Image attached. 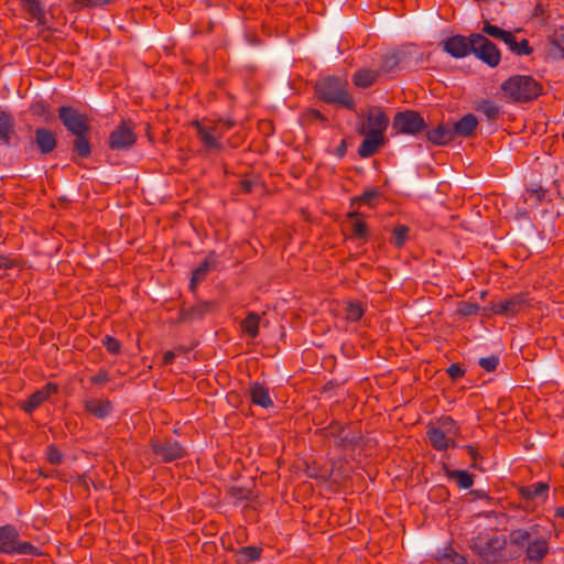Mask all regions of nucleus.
Masks as SVG:
<instances>
[{
	"mask_svg": "<svg viewBox=\"0 0 564 564\" xmlns=\"http://www.w3.org/2000/svg\"><path fill=\"white\" fill-rule=\"evenodd\" d=\"M316 96L327 104L339 105L354 110L356 105L348 93V82L337 76H326L317 80L315 86Z\"/></svg>",
	"mask_w": 564,
	"mask_h": 564,
	"instance_id": "f257e3e1",
	"label": "nucleus"
},
{
	"mask_svg": "<svg viewBox=\"0 0 564 564\" xmlns=\"http://www.w3.org/2000/svg\"><path fill=\"white\" fill-rule=\"evenodd\" d=\"M236 122L231 119L218 121H194L193 126L197 130V138L208 150L220 151L223 145L220 139L225 132L231 129Z\"/></svg>",
	"mask_w": 564,
	"mask_h": 564,
	"instance_id": "f03ea898",
	"label": "nucleus"
},
{
	"mask_svg": "<svg viewBox=\"0 0 564 564\" xmlns=\"http://www.w3.org/2000/svg\"><path fill=\"white\" fill-rule=\"evenodd\" d=\"M0 554L39 556L41 552L32 543L21 541L12 524H4L0 527Z\"/></svg>",
	"mask_w": 564,
	"mask_h": 564,
	"instance_id": "7ed1b4c3",
	"label": "nucleus"
},
{
	"mask_svg": "<svg viewBox=\"0 0 564 564\" xmlns=\"http://www.w3.org/2000/svg\"><path fill=\"white\" fill-rule=\"evenodd\" d=\"M505 545V536L495 533L488 539L480 535L477 536L471 544V549L479 554L487 564H499L506 560V555L503 554Z\"/></svg>",
	"mask_w": 564,
	"mask_h": 564,
	"instance_id": "20e7f679",
	"label": "nucleus"
},
{
	"mask_svg": "<svg viewBox=\"0 0 564 564\" xmlns=\"http://www.w3.org/2000/svg\"><path fill=\"white\" fill-rule=\"evenodd\" d=\"M324 431L325 436L332 438L341 449H355L362 441L361 431L352 425L332 423Z\"/></svg>",
	"mask_w": 564,
	"mask_h": 564,
	"instance_id": "39448f33",
	"label": "nucleus"
},
{
	"mask_svg": "<svg viewBox=\"0 0 564 564\" xmlns=\"http://www.w3.org/2000/svg\"><path fill=\"white\" fill-rule=\"evenodd\" d=\"M471 53L490 67L498 66L501 59L497 45L479 33H473Z\"/></svg>",
	"mask_w": 564,
	"mask_h": 564,
	"instance_id": "423d86ee",
	"label": "nucleus"
},
{
	"mask_svg": "<svg viewBox=\"0 0 564 564\" xmlns=\"http://www.w3.org/2000/svg\"><path fill=\"white\" fill-rule=\"evenodd\" d=\"M503 97L514 104L529 101V76L514 75L501 84Z\"/></svg>",
	"mask_w": 564,
	"mask_h": 564,
	"instance_id": "0eeeda50",
	"label": "nucleus"
},
{
	"mask_svg": "<svg viewBox=\"0 0 564 564\" xmlns=\"http://www.w3.org/2000/svg\"><path fill=\"white\" fill-rule=\"evenodd\" d=\"M58 118L70 134L90 132L88 117L72 106H61L58 108Z\"/></svg>",
	"mask_w": 564,
	"mask_h": 564,
	"instance_id": "6e6552de",
	"label": "nucleus"
},
{
	"mask_svg": "<svg viewBox=\"0 0 564 564\" xmlns=\"http://www.w3.org/2000/svg\"><path fill=\"white\" fill-rule=\"evenodd\" d=\"M425 127L422 116L413 110L398 112L393 118V129L399 133L417 134Z\"/></svg>",
	"mask_w": 564,
	"mask_h": 564,
	"instance_id": "1a4fd4ad",
	"label": "nucleus"
},
{
	"mask_svg": "<svg viewBox=\"0 0 564 564\" xmlns=\"http://www.w3.org/2000/svg\"><path fill=\"white\" fill-rule=\"evenodd\" d=\"M137 140L134 126L131 121L123 120L109 135L108 145L111 150L130 149Z\"/></svg>",
	"mask_w": 564,
	"mask_h": 564,
	"instance_id": "9d476101",
	"label": "nucleus"
},
{
	"mask_svg": "<svg viewBox=\"0 0 564 564\" xmlns=\"http://www.w3.org/2000/svg\"><path fill=\"white\" fill-rule=\"evenodd\" d=\"M20 137L15 130L13 115L0 109V147L14 148L18 147Z\"/></svg>",
	"mask_w": 564,
	"mask_h": 564,
	"instance_id": "9b49d317",
	"label": "nucleus"
},
{
	"mask_svg": "<svg viewBox=\"0 0 564 564\" xmlns=\"http://www.w3.org/2000/svg\"><path fill=\"white\" fill-rule=\"evenodd\" d=\"M151 447L156 457L164 463H170L182 458L185 452L181 444L176 441H152Z\"/></svg>",
	"mask_w": 564,
	"mask_h": 564,
	"instance_id": "f8f14e48",
	"label": "nucleus"
},
{
	"mask_svg": "<svg viewBox=\"0 0 564 564\" xmlns=\"http://www.w3.org/2000/svg\"><path fill=\"white\" fill-rule=\"evenodd\" d=\"M444 52L455 58H462L471 53L473 34L469 36L453 35L442 43Z\"/></svg>",
	"mask_w": 564,
	"mask_h": 564,
	"instance_id": "ddd939ff",
	"label": "nucleus"
},
{
	"mask_svg": "<svg viewBox=\"0 0 564 564\" xmlns=\"http://www.w3.org/2000/svg\"><path fill=\"white\" fill-rule=\"evenodd\" d=\"M33 144L42 155L51 154L57 147L56 133L48 128H36Z\"/></svg>",
	"mask_w": 564,
	"mask_h": 564,
	"instance_id": "4468645a",
	"label": "nucleus"
},
{
	"mask_svg": "<svg viewBox=\"0 0 564 564\" xmlns=\"http://www.w3.org/2000/svg\"><path fill=\"white\" fill-rule=\"evenodd\" d=\"M57 392V386L54 383H47L41 390L32 393L29 399L23 403L22 409L26 413L33 412L37 409L45 400L48 399L50 395Z\"/></svg>",
	"mask_w": 564,
	"mask_h": 564,
	"instance_id": "2eb2a0df",
	"label": "nucleus"
},
{
	"mask_svg": "<svg viewBox=\"0 0 564 564\" xmlns=\"http://www.w3.org/2000/svg\"><path fill=\"white\" fill-rule=\"evenodd\" d=\"M389 118L380 109H371L367 117V128L369 133L383 137V132L388 128Z\"/></svg>",
	"mask_w": 564,
	"mask_h": 564,
	"instance_id": "dca6fc26",
	"label": "nucleus"
},
{
	"mask_svg": "<svg viewBox=\"0 0 564 564\" xmlns=\"http://www.w3.org/2000/svg\"><path fill=\"white\" fill-rule=\"evenodd\" d=\"M452 128L451 123L438 124L436 128L427 131V140L436 145H446L455 139Z\"/></svg>",
	"mask_w": 564,
	"mask_h": 564,
	"instance_id": "f3484780",
	"label": "nucleus"
},
{
	"mask_svg": "<svg viewBox=\"0 0 564 564\" xmlns=\"http://www.w3.org/2000/svg\"><path fill=\"white\" fill-rule=\"evenodd\" d=\"M527 301L523 295L514 296L511 300L494 304L491 311L495 314H518L525 311Z\"/></svg>",
	"mask_w": 564,
	"mask_h": 564,
	"instance_id": "a211bd4d",
	"label": "nucleus"
},
{
	"mask_svg": "<svg viewBox=\"0 0 564 564\" xmlns=\"http://www.w3.org/2000/svg\"><path fill=\"white\" fill-rule=\"evenodd\" d=\"M215 253L208 254L204 261L193 271L189 288L192 291L195 290L198 283L204 281L210 270L216 267Z\"/></svg>",
	"mask_w": 564,
	"mask_h": 564,
	"instance_id": "6ab92c4d",
	"label": "nucleus"
},
{
	"mask_svg": "<svg viewBox=\"0 0 564 564\" xmlns=\"http://www.w3.org/2000/svg\"><path fill=\"white\" fill-rule=\"evenodd\" d=\"M478 121L476 116L473 113H467L462 117V119L455 123H453L452 130L454 131L456 137H471L477 128Z\"/></svg>",
	"mask_w": 564,
	"mask_h": 564,
	"instance_id": "aec40b11",
	"label": "nucleus"
},
{
	"mask_svg": "<svg viewBox=\"0 0 564 564\" xmlns=\"http://www.w3.org/2000/svg\"><path fill=\"white\" fill-rule=\"evenodd\" d=\"M550 0H536L533 11L531 12V19H535L539 26L545 32L551 31L550 25Z\"/></svg>",
	"mask_w": 564,
	"mask_h": 564,
	"instance_id": "412c9836",
	"label": "nucleus"
},
{
	"mask_svg": "<svg viewBox=\"0 0 564 564\" xmlns=\"http://www.w3.org/2000/svg\"><path fill=\"white\" fill-rule=\"evenodd\" d=\"M212 304L209 302H199L191 307H182L178 322H193L200 319L209 312Z\"/></svg>",
	"mask_w": 564,
	"mask_h": 564,
	"instance_id": "4be33fe9",
	"label": "nucleus"
},
{
	"mask_svg": "<svg viewBox=\"0 0 564 564\" xmlns=\"http://www.w3.org/2000/svg\"><path fill=\"white\" fill-rule=\"evenodd\" d=\"M360 133H364L361 130ZM384 137H379L369 132H365V139L362 140L359 149L358 154L361 158H370L372 156L379 147L383 144Z\"/></svg>",
	"mask_w": 564,
	"mask_h": 564,
	"instance_id": "5701e85b",
	"label": "nucleus"
},
{
	"mask_svg": "<svg viewBox=\"0 0 564 564\" xmlns=\"http://www.w3.org/2000/svg\"><path fill=\"white\" fill-rule=\"evenodd\" d=\"M427 436L432 446L437 451L455 446V442L447 436V433L442 427L429 429Z\"/></svg>",
	"mask_w": 564,
	"mask_h": 564,
	"instance_id": "b1692460",
	"label": "nucleus"
},
{
	"mask_svg": "<svg viewBox=\"0 0 564 564\" xmlns=\"http://www.w3.org/2000/svg\"><path fill=\"white\" fill-rule=\"evenodd\" d=\"M249 394L253 404L261 408H270L273 402L269 395V390L259 382H252L249 388Z\"/></svg>",
	"mask_w": 564,
	"mask_h": 564,
	"instance_id": "393cba45",
	"label": "nucleus"
},
{
	"mask_svg": "<svg viewBox=\"0 0 564 564\" xmlns=\"http://www.w3.org/2000/svg\"><path fill=\"white\" fill-rule=\"evenodd\" d=\"M23 10L34 19L39 25L46 23L43 0H21Z\"/></svg>",
	"mask_w": 564,
	"mask_h": 564,
	"instance_id": "a878e982",
	"label": "nucleus"
},
{
	"mask_svg": "<svg viewBox=\"0 0 564 564\" xmlns=\"http://www.w3.org/2000/svg\"><path fill=\"white\" fill-rule=\"evenodd\" d=\"M85 409L89 414L105 419L111 413L112 405L109 400L89 399L85 401Z\"/></svg>",
	"mask_w": 564,
	"mask_h": 564,
	"instance_id": "bb28decb",
	"label": "nucleus"
},
{
	"mask_svg": "<svg viewBox=\"0 0 564 564\" xmlns=\"http://www.w3.org/2000/svg\"><path fill=\"white\" fill-rule=\"evenodd\" d=\"M90 132H78L73 135V152H75L79 158L86 159L91 154V147L89 141Z\"/></svg>",
	"mask_w": 564,
	"mask_h": 564,
	"instance_id": "cd10ccee",
	"label": "nucleus"
},
{
	"mask_svg": "<svg viewBox=\"0 0 564 564\" xmlns=\"http://www.w3.org/2000/svg\"><path fill=\"white\" fill-rule=\"evenodd\" d=\"M402 58L403 53H401L400 51H393L386 54L382 57L380 68L378 69L379 75L393 73L402 62Z\"/></svg>",
	"mask_w": 564,
	"mask_h": 564,
	"instance_id": "c85d7f7f",
	"label": "nucleus"
},
{
	"mask_svg": "<svg viewBox=\"0 0 564 564\" xmlns=\"http://www.w3.org/2000/svg\"><path fill=\"white\" fill-rule=\"evenodd\" d=\"M378 76V70L362 68L355 73L352 82L359 88H367L376 83Z\"/></svg>",
	"mask_w": 564,
	"mask_h": 564,
	"instance_id": "c756f323",
	"label": "nucleus"
},
{
	"mask_svg": "<svg viewBox=\"0 0 564 564\" xmlns=\"http://www.w3.org/2000/svg\"><path fill=\"white\" fill-rule=\"evenodd\" d=\"M476 110L481 112L489 121H496L500 116V107L496 101L490 99H484L479 101Z\"/></svg>",
	"mask_w": 564,
	"mask_h": 564,
	"instance_id": "7c9ffc66",
	"label": "nucleus"
},
{
	"mask_svg": "<svg viewBox=\"0 0 564 564\" xmlns=\"http://www.w3.org/2000/svg\"><path fill=\"white\" fill-rule=\"evenodd\" d=\"M501 41L505 42L509 48L517 54H529V41L525 39L518 43L516 36L511 32L507 31L506 35L501 37Z\"/></svg>",
	"mask_w": 564,
	"mask_h": 564,
	"instance_id": "2f4dec72",
	"label": "nucleus"
},
{
	"mask_svg": "<svg viewBox=\"0 0 564 564\" xmlns=\"http://www.w3.org/2000/svg\"><path fill=\"white\" fill-rule=\"evenodd\" d=\"M260 315L257 313H249L241 323L242 330L250 336L256 338L259 334Z\"/></svg>",
	"mask_w": 564,
	"mask_h": 564,
	"instance_id": "473e14b6",
	"label": "nucleus"
},
{
	"mask_svg": "<svg viewBox=\"0 0 564 564\" xmlns=\"http://www.w3.org/2000/svg\"><path fill=\"white\" fill-rule=\"evenodd\" d=\"M447 475L451 479H454L462 489H469L474 484L473 476L466 470H451Z\"/></svg>",
	"mask_w": 564,
	"mask_h": 564,
	"instance_id": "72a5a7b5",
	"label": "nucleus"
},
{
	"mask_svg": "<svg viewBox=\"0 0 564 564\" xmlns=\"http://www.w3.org/2000/svg\"><path fill=\"white\" fill-rule=\"evenodd\" d=\"M549 481L541 480L535 484H531V500H541L542 502L546 501L549 497Z\"/></svg>",
	"mask_w": 564,
	"mask_h": 564,
	"instance_id": "f704fd0d",
	"label": "nucleus"
},
{
	"mask_svg": "<svg viewBox=\"0 0 564 564\" xmlns=\"http://www.w3.org/2000/svg\"><path fill=\"white\" fill-rule=\"evenodd\" d=\"M549 551L547 543L542 541L531 542V562H539Z\"/></svg>",
	"mask_w": 564,
	"mask_h": 564,
	"instance_id": "c9c22d12",
	"label": "nucleus"
},
{
	"mask_svg": "<svg viewBox=\"0 0 564 564\" xmlns=\"http://www.w3.org/2000/svg\"><path fill=\"white\" fill-rule=\"evenodd\" d=\"M409 234V227L404 225H399L393 229V243L397 248H401L406 239Z\"/></svg>",
	"mask_w": 564,
	"mask_h": 564,
	"instance_id": "e433bc0d",
	"label": "nucleus"
},
{
	"mask_svg": "<svg viewBox=\"0 0 564 564\" xmlns=\"http://www.w3.org/2000/svg\"><path fill=\"white\" fill-rule=\"evenodd\" d=\"M364 315V308L359 303H349L346 307V318L349 322H357Z\"/></svg>",
	"mask_w": 564,
	"mask_h": 564,
	"instance_id": "4c0bfd02",
	"label": "nucleus"
},
{
	"mask_svg": "<svg viewBox=\"0 0 564 564\" xmlns=\"http://www.w3.org/2000/svg\"><path fill=\"white\" fill-rule=\"evenodd\" d=\"M482 32L494 39L501 40V37L506 35L507 31L486 21L482 26Z\"/></svg>",
	"mask_w": 564,
	"mask_h": 564,
	"instance_id": "58836bf2",
	"label": "nucleus"
},
{
	"mask_svg": "<svg viewBox=\"0 0 564 564\" xmlns=\"http://www.w3.org/2000/svg\"><path fill=\"white\" fill-rule=\"evenodd\" d=\"M479 305L470 302H460L457 307V312L462 316H470L479 311Z\"/></svg>",
	"mask_w": 564,
	"mask_h": 564,
	"instance_id": "ea45409f",
	"label": "nucleus"
},
{
	"mask_svg": "<svg viewBox=\"0 0 564 564\" xmlns=\"http://www.w3.org/2000/svg\"><path fill=\"white\" fill-rule=\"evenodd\" d=\"M102 344L105 346V348L112 355H117L119 354L120 351V348H121V344L118 339H116L115 337L112 336H105V338L102 339Z\"/></svg>",
	"mask_w": 564,
	"mask_h": 564,
	"instance_id": "a19ab883",
	"label": "nucleus"
},
{
	"mask_svg": "<svg viewBox=\"0 0 564 564\" xmlns=\"http://www.w3.org/2000/svg\"><path fill=\"white\" fill-rule=\"evenodd\" d=\"M240 554L247 562L256 561L260 557L261 549L257 546H243Z\"/></svg>",
	"mask_w": 564,
	"mask_h": 564,
	"instance_id": "79ce46f5",
	"label": "nucleus"
},
{
	"mask_svg": "<svg viewBox=\"0 0 564 564\" xmlns=\"http://www.w3.org/2000/svg\"><path fill=\"white\" fill-rule=\"evenodd\" d=\"M352 235L357 238H366L368 234L367 224L364 220L356 219L351 224Z\"/></svg>",
	"mask_w": 564,
	"mask_h": 564,
	"instance_id": "37998d69",
	"label": "nucleus"
},
{
	"mask_svg": "<svg viewBox=\"0 0 564 564\" xmlns=\"http://www.w3.org/2000/svg\"><path fill=\"white\" fill-rule=\"evenodd\" d=\"M478 364L486 371H494L499 365V358L495 355L482 357L479 359Z\"/></svg>",
	"mask_w": 564,
	"mask_h": 564,
	"instance_id": "c03bdc74",
	"label": "nucleus"
},
{
	"mask_svg": "<svg viewBox=\"0 0 564 564\" xmlns=\"http://www.w3.org/2000/svg\"><path fill=\"white\" fill-rule=\"evenodd\" d=\"M239 184L245 193H253L256 189L261 188V184L257 178H243Z\"/></svg>",
	"mask_w": 564,
	"mask_h": 564,
	"instance_id": "a18cd8bd",
	"label": "nucleus"
},
{
	"mask_svg": "<svg viewBox=\"0 0 564 564\" xmlns=\"http://www.w3.org/2000/svg\"><path fill=\"white\" fill-rule=\"evenodd\" d=\"M459 554L456 553L451 546L444 547L440 554L437 555V560L442 562L443 564H446L454 560Z\"/></svg>",
	"mask_w": 564,
	"mask_h": 564,
	"instance_id": "49530a36",
	"label": "nucleus"
},
{
	"mask_svg": "<svg viewBox=\"0 0 564 564\" xmlns=\"http://www.w3.org/2000/svg\"><path fill=\"white\" fill-rule=\"evenodd\" d=\"M47 459L51 464L58 465L62 463V454L55 446L51 445L47 448Z\"/></svg>",
	"mask_w": 564,
	"mask_h": 564,
	"instance_id": "de8ad7c7",
	"label": "nucleus"
},
{
	"mask_svg": "<svg viewBox=\"0 0 564 564\" xmlns=\"http://www.w3.org/2000/svg\"><path fill=\"white\" fill-rule=\"evenodd\" d=\"M304 120L307 122H312L314 120H321L323 122L327 121L323 113L317 109H308L304 115Z\"/></svg>",
	"mask_w": 564,
	"mask_h": 564,
	"instance_id": "09e8293b",
	"label": "nucleus"
},
{
	"mask_svg": "<svg viewBox=\"0 0 564 564\" xmlns=\"http://www.w3.org/2000/svg\"><path fill=\"white\" fill-rule=\"evenodd\" d=\"M377 196H378V191L369 189V191L364 192V194L360 195L359 197L354 198L352 203L355 200H358L362 204H370L372 202V199H375Z\"/></svg>",
	"mask_w": 564,
	"mask_h": 564,
	"instance_id": "8fccbe9b",
	"label": "nucleus"
},
{
	"mask_svg": "<svg viewBox=\"0 0 564 564\" xmlns=\"http://www.w3.org/2000/svg\"><path fill=\"white\" fill-rule=\"evenodd\" d=\"M466 451H467L468 455L470 456V458L473 460L471 467L473 468L481 469L480 466H479V463H478V460L481 459V456L479 455L477 448L471 446V445H467L466 446Z\"/></svg>",
	"mask_w": 564,
	"mask_h": 564,
	"instance_id": "3c124183",
	"label": "nucleus"
},
{
	"mask_svg": "<svg viewBox=\"0 0 564 564\" xmlns=\"http://www.w3.org/2000/svg\"><path fill=\"white\" fill-rule=\"evenodd\" d=\"M447 373L453 380H457L464 376L465 370L458 364H453L448 367Z\"/></svg>",
	"mask_w": 564,
	"mask_h": 564,
	"instance_id": "603ef678",
	"label": "nucleus"
},
{
	"mask_svg": "<svg viewBox=\"0 0 564 564\" xmlns=\"http://www.w3.org/2000/svg\"><path fill=\"white\" fill-rule=\"evenodd\" d=\"M542 91H543L542 85L531 77V100L541 96Z\"/></svg>",
	"mask_w": 564,
	"mask_h": 564,
	"instance_id": "864d4df0",
	"label": "nucleus"
},
{
	"mask_svg": "<svg viewBox=\"0 0 564 564\" xmlns=\"http://www.w3.org/2000/svg\"><path fill=\"white\" fill-rule=\"evenodd\" d=\"M32 111L37 116L46 115L48 112V107L44 101H37L32 106Z\"/></svg>",
	"mask_w": 564,
	"mask_h": 564,
	"instance_id": "5fc2aeb1",
	"label": "nucleus"
},
{
	"mask_svg": "<svg viewBox=\"0 0 564 564\" xmlns=\"http://www.w3.org/2000/svg\"><path fill=\"white\" fill-rule=\"evenodd\" d=\"M109 381V375L106 370L98 371L97 375L91 377V382L95 384L102 383Z\"/></svg>",
	"mask_w": 564,
	"mask_h": 564,
	"instance_id": "6e6d98bb",
	"label": "nucleus"
},
{
	"mask_svg": "<svg viewBox=\"0 0 564 564\" xmlns=\"http://www.w3.org/2000/svg\"><path fill=\"white\" fill-rule=\"evenodd\" d=\"M552 44L556 46L560 51H562L564 55V32L558 36L552 39Z\"/></svg>",
	"mask_w": 564,
	"mask_h": 564,
	"instance_id": "4d7b16f0",
	"label": "nucleus"
},
{
	"mask_svg": "<svg viewBox=\"0 0 564 564\" xmlns=\"http://www.w3.org/2000/svg\"><path fill=\"white\" fill-rule=\"evenodd\" d=\"M455 425V422L452 417H445L443 419L442 421V426H443V430L446 432V433H451V430L452 427H454Z\"/></svg>",
	"mask_w": 564,
	"mask_h": 564,
	"instance_id": "13d9d810",
	"label": "nucleus"
},
{
	"mask_svg": "<svg viewBox=\"0 0 564 564\" xmlns=\"http://www.w3.org/2000/svg\"><path fill=\"white\" fill-rule=\"evenodd\" d=\"M346 150H347V142L346 140H341L340 141V144L337 147L336 151H335V154L338 156V158H344L345 154H346Z\"/></svg>",
	"mask_w": 564,
	"mask_h": 564,
	"instance_id": "bf43d9fd",
	"label": "nucleus"
},
{
	"mask_svg": "<svg viewBox=\"0 0 564 564\" xmlns=\"http://www.w3.org/2000/svg\"><path fill=\"white\" fill-rule=\"evenodd\" d=\"M512 536V540L520 543V539L521 540H525V539H529V532L524 531L523 533L521 531H518V532H513L511 534Z\"/></svg>",
	"mask_w": 564,
	"mask_h": 564,
	"instance_id": "052dcab7",
	"label": "nucleus"
},
{
	"mask_svg": "<svg viewBox=\"0 0 564 564\" xmlns=\"http://www.w3.org/2000/svg\"><path fill=\"white\" fill-rule=\"evenodd\" d=\"M174 358H175V354L173 351L169 350L163 356V364L170 365L173 362Z\"/></svg>",
	"mask_w": 564,
	"mask_h": 564,
	"instance_id": "680f3d73",
	"label": "nucleus"
},
{
	"mask_svg": "<svg viewBox=\"0 0 564 564\" xmlns=\"http://www.w3.org/2000/svg\"><path fill=\"white\" fill-rule=\"evenodd\" d=\"M545 192L542 189V187H539L536 189L531 188V196L535 195L536 199L541 202L544 197Z\"/></svg>",
	"mask_w": 564,
	"mask_h": 564,
	"instance_id": "e2e57ef3",
	"label": "nucleus"
},
{
	"mask_svg": "<svg viewBox=\"0 0 564 564\" xmlns=\"http://www.w3.org/2000/svg\"><path fill=\"white\" fill-rule=\"evenodd\" d=\"M446 564H466L465 558L462 555L456 556L454 560Z\"/></svg>",
	"mask_w": 564,
	"mask_h": 564,
	"instance_id": "0e129e2a",
	"label": "nucleus"
},
{
	"mask_svg": "<svg viewBox=\"0 0 564 564\" xmlns=\"http://www.w3.org/2000/svg\"><path fill=\"white\" fill-rule=\"evenodd\" d=\"M555 516L560 517V518H564V507L556 508Z\"/></svg>",
	"mask_w": 564,
	"mask_h": 564,
	"instance_id": "69168bd1",
	"label": "nucleus"
},
{
	"mask_svg": "<svg viewBox=\"0 0 564 564\" xmlns=\"http://www.w3.org/2000/svg\"><path fill=\"white\" fill-rule=\"evenodd\" d=\"M527 215L525 210L524 209H519L518 213H517V217L518 218H524Z\"/></svg>",
	"mask_w": 564,
	"mask_h": 564,
	"instance_id": "338daca9",
	"label": "nucleus"
},
{
	"mask_svg": "<svg viewBox=\"0 0 564 564\" xmlns=\"http://www.w3.org/2000/svg\"><path fill=\"white\" fill-rule=\"evenodd\" d=\"M521 494L524 498H529V488H522Z\"/></svg>",
	"mask_w": 564,
	"mask_h": 564,
	"instance_id": "774afa93",
	"label": "nucleus"
}]
</instances>
